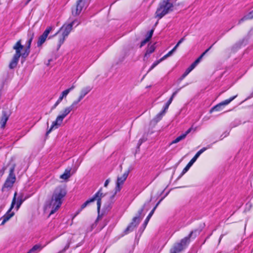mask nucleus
Listing matches in <instances>:
<instances>
[{
  "label": "nucleus",
  "mask_w": 253,
  "mask_h": 253,
  "mask_svg": "<svg viewBox=\"0 0 253 253\" xmlns=\"http://www.w3.org/2000/svg\"><path fill=\"white\" fill-rule=\"evenodd\" d=\"M61 101H62L61 100H59V98H58L57 101L54 104V105L52 107V109H55Z\"/></svg>",
  "instance_id": "36"
},
{
  "label": "nucleus",
  "mask_w": 253,
  "mask_h": 253,
  "mask_svg": "<svg viewBox=\"0 0 253 253\" xmlns=\"http://www.w3.org/2000/svg\"><path fill=\"white\" fill-rule=\"evenodd\" d=\"M142 211H143V209H141V210H140V211H139V213H140V214H141V213H142Z\"/></svg>",
  "instance_id": "48"
},
{
  "label": "nucleus",
  "mask_w": 253,
  "mask_h": 253,
  "mask_svg": "<svg viewBox=\"0 0 253 253\" xmlns=\"http://www.w3.org/2000/svg\"><path fill=\"white\" fill-rule=\"evenodd\" d=\"M91 89L92 88L89 85L82 87L80 90L78 98L76 100L74 101V104H78L91 91Z\"/></svg>",
  "instance_id": "14"
},
{
  "label": "nucleus",
  "mask_w": 253,
  "mask_h": 253,
  "mask_svg": "<svg viewBox=\"0 0 253 253\" xmlns=\"http://www.w3.org/2000/svg\"><path fill=\"white\" fill-rule=\"evenodd\" d=\"M143 142V140L142 139H140L139 140V146H140L142 143Z\"/></svg>",
  "instance_id": "44"
},
{
  "label": "nucleus",
  "mask_w": 253,
  "mask_h": 253,
  "mask_svg": "<svg viewBox=\"0 0 253 253\" xmlns=\"http://www.w3.org/2000/svg\"><path fill=\"white\" fill-rule=\"evenodd\" d=\"M155 50V44L149 45L146 49V52L144 55L143 60L146 61L149 58L150 54L153 53Z\"/></svg>",
  "instance_id": "18"
},
{
  "label": "nucleus",
  "mask_w": 253,
  "mask_h": 253,
  "mask_svg": "<svg viewBox=\"0 0 253 253\" xmlns=\"http://www.w3.org/2000/svg\"><path fill=\"white\" fill-rule=\"evenodd\" d=\"M75 87V86L73 84L70 87L67 88V89L68 90V91L70 92L71 91L73 90Z\"/></svg>",
  "instance_id": "40"
},
{
  "label": "nucleus",
  "mask_w": 253,
  "mask_h": 253,
  "mask_svg": "<svg viewBox=\"0 0 253 253\" xmlns=\"http://www.w3.org/2000/svg\"><path fill=\"white\" fill-rule=\"evenodd\" d=\"M109 182H110V179H107V180L105 181V183H104V187H106L108 186V184H109Z\"/></svg>",
  "instance_id": "41"
},
{
  "label": "nucleus",
  "mask_w": 253,
  "mask_h": 253,
  "mask_svg": "<svg viewBox=\"0 0 253 253\" xmlns=\"http://www.w3.org/2000/svg\"><path fill=\"white\" fill-rule=\"evenodd\" d=\"M93 202V200L91 198L89 200H87L85 203H84L81 207V211L85 208L90 203Z\"/></svg>",
  "instance_id": "29"
},
{
  "label": "nucleus",
  "mask_w": 253,
  "mask_h": 253,
  "mask_svg": "<svg viewBox=\"0 0 253 253\" xmlns=\"http://www.w3.org/2000/svg\"><path fill=\"white\" fill-rule=\"evenodd\" d=\"M175 51V49H172L171 50H170V51H169L167 54H166L165 55H164L163 57H162L161 58V60H165L167 58L169 57L170 56H171L172 53Z\"/></svg>",
  "instance_id": "28"
},
{
  "label": "nucleus",
  "mask_w": 253,
  "mask_h": 253,
  "mask_svg": "<svg viewBox=\"0 0 253 253\" xmlns=\"http://www.w3.org/2000/svg\"><path fill=\"white\" fill-rule=\"evenodd\" d=\"M9 173L2 187V191H4L6 189H10L13 186V185L16 180V177L15 174H14V171L15 169L16 165L14 163H11L9 164Z\"/></svg>",
  "instance_id": "6"
},
{
  "label": "nucleus",
  "mask_w": 253,
  "mask_h": 253,
  "mask_svg": "<svg viewBox=\"0 0 253 253\" xmlns=\"http://www.w3.org/2000/svg\"><path fill=\"white\" fill-rule=\"evenodd\" d=\"M222 237H223V235H221V236H220V238H219V242H220V241H221V239H222Z\"/></svg>",
  "instance_id": "47"
},
{
  "label": "nucleus",
  "mask_w": 253,
  "mask_h": 253,
  "mask_svg": "<svg viewBox=\"0 0 253 253\" xmlns=\"http://www.w3.org/2000/svg\"><path fill=\"white\" fill-rule=\"evenodd\" d=\"M61 101H62L61 100H59V98H58L57 101L54 104V105L52 107V109H55Z\"/></svg>",
  "instance_id": "35"
},
{
  "label": "nucleus",
  "mask_w": 253,
  "mask_h": 253,
  "mask_svg": "<svg viewBox=\"0 0 253 253\" xmlns=\"http://www.w3.org/2000/svg\"><path fill=\"white\" fill-rule=\"evenodd\" d=\"M153 32H154L153 29L151 30L149 32V33L148 35L147 36V38L145 40H144L143 41L141 42V44H140V47H142L143 45H144L150 40V39L151 38V37L152 36Z\"/></svg>",
  "instance_id": "23"
},
{
  "label": "nucleus",
  "mask_w": 253,
  "mask_h": 253,
  "mask_svg": "<svg viewBox=\"0 0 253 253\" xmlns=\"http://www.w3.org/2000/svg\"><path fill=\"white\" fill-rule=\"evenodd\" d=\"M61 101H62L61 100H59V98H58L57 101L54 104V105L52 107V109H55Z\"/></svg>",
  "instance_id": "38"
},
{
  "label": "nucleus",
  "mask_w": 253,
  "mask_h": 253,
  "mask_svg": "<svg viewBox=\"0 0 253 253\" xmlns=\"http://www.w3.org/2000/svg\"><path fill=\"white\" fill-rule=\"evenodd\" d=\"M160 203V202L157 203V204L156 205V206L153 208V209L151 211V212L149 213V215H148V216L147 217L146 219H145V221L144 223V225L145 226H146L149 221V220H150V218L151 217V216H152V215L153 214L154 212V211H155L157 206L159 205V204Z\"/></svg>",
  "instance_id": "24"
},
{
  "label": "nucleus",
  "mask_w": 253,
  "mask_h": 253,
  "mask_svg": "<svg viewBox=\"0 0 253 253\" xmlns=\"http://www.w3.org/2000/svg\"><path fill=\"white\" fill-rule=\"evenodd\" d=\"M184 135H180L179 136L177 137L175 139H174V140H173L171 144H175V143H178V142H179L180 141L182 140V139H184L185 137H184Z\"/></svg>",
  "instance_id": "27"
},
{
  "label": "nucleus",
  "mask_w": 253,
  "mask_h": 253,
  "mask_svg": "<svg viewBox=\"0 0 253 253\" xmlns=\"http://www.w3.org/2000/svg\"><path fill=\"white\" fill-rule=\"evenodd\" d=\"M102 189L101 188L91 198V199L93 200V202L95 200L97 201V211L98 213V218H99L103 215V213L100 214V210L101 205V199L105 196V194L102 192Z\"/></svg>",
  "instance_id": "7"
},
{
  "label": "nucleus",
  "mask_w": 253,
  "mask_h": 253,
  "mask_svg": "<svg viewBox=\"0 0 253 253\" xmlns=\"http://www.w3.org/2000/svg\"><path fill=\"white\" fill-rule=\"evenodd\" d=\"M194 65L192 64L191 66L186 70L184 74L182 76V79L185 78L192 70L195 68Z\"/></svg>",
  "instance_id": "26"
},
{
  "label": "nucleus",
  "mask_w": 253,
  "mask_h": 253,
  "mask_svg": "<svg viewBox=\"0 0 253 253\" xmlns=\"http://www.w3.org/2000/svg\"><path fill=\"white\" fill-rule=\"evenodd\" d=\"M61 101H62L61 100H59V98H58L57 101L54 104V105L52 107V109H55Z\"/></svg>",
  "instance_id": "37"
},
{
  "label": "nucleus",
  "mask_w": 253,
  "mask_h": 253,
  "mask_svg": "<svg viewBox=\"0 0 253 253\" xmlns=\"http://www.w3.org/2000/svg\"><path fill=\"white\" fill-rule=\"evenodd\" d=\"M71 170L72 169L71 168L66 169L64 173L60 176V178L64 180H67L73 173V172H72Z\"/></svg>",
  "instance_id": "19"
},
{
  "label": "nucleus",
  "mask_w": 253,
  "mask_h": 253,
  "mask_svg": "<svg viewBox=\"0 0 253 253\" xmlns=\"http://www.w3.org/2000/svg\"><path fill=\"white\" fill-rule=\"evenodd\" d=\"M206 53L205 52H203L201 55L200 56V57H202V58H203V57L204 56V55L206 54Z\"/></svg>",
  "instance_id": "46"
},
{
  "label": "nucleus",
  "mask_w": 253,
  "mask_h": 253,
  "mask_svg": "<svg viewBox=\"0 0 253 253\" xmlns=\"http://www.w3.org/2000/svg\"><path fill=\"white\" fill-rule=\"evenodd\" d=\"M42 247L41 245L37 244L35 245L27 253H38L42 250Z\"/></svg>",
  "instance_id": "22"
},
{
  "label": "nucleus",
  "mask_w": 253,
  "mask_h": 253,
  "mask_svg": "<svg viewBox=\"0 0 253 253\" xmlns=\"http://www.w3.org/2000/svg\"><path fill=\"white\" fill-rule=\"evenodd\" d=\"M193 129V128L192 127H190V128H189L186 132L185 133L183 134V135H184V137H185L186 136V135L189 134L191 131V130Z\"/></svg>",
  "instance_id": "39"
},
{
  "label": "nucleus",
  "mask_w": 253,
  "mask_h": 253,
  "mask_svg": "<svg viewBox=\"0 0 253 253\" xmlns=\"http://www.w3.org/2000/svg\"><path fill=\"white\" fill-rule=\"evenodd\" d=\"M69 93V92L68 90L66 89L63 91L58 98H59V100H61L62 101V100L64 98H66L68 94Z\"/></svg>",
  "instance_id": "25"
},
{
  "label": "nucleus",
  "mask_w": 253,
  "mask_h": 253,
  "mask_svg": "<svg viewBox=\"0 0 253 253\" xmlns=\"http://www.w3.org/2000/svg\"><path fill=\"white\" fill-rule=\"evenodd\" d=\"M188 240V238H185L181 240L180 243L174 244L170 250V253H178L181 252L186 245Z\"/></svg>",
  "instance_id": "10"
},
{
  "label": "nucleus",
  "mask_w": 253,
  "mask_h": 253,
  "mask_svg": "<svg viewBox=\"0 0 253 253\" xmlns=\"http://www.w3.org/2000/svg\"><path fill=\"white\" fill-rule=\"evenodd\" d=\"M85 6V1H77L72 8V12L74 15H78Z\"/></svg>",
  "instance_id": "12"
},
{
  "label": "nucleus",
  "mask_w": 253,
  "mask_h": 253,
  "mask_svg": "<svg viewBox=\"0 0 253 253\" xmlns=\"http://www.w3.org/2000/svg\"><path fill=\"white\" fill-rule=\"evenodd\" d=\"M35 33L33 30H29L28 32V40L26 43L24 47L21 44V40H19L13 45V49L15 52L13 56L12 59L10 62L9 67L10 69L15 68L18 62L19 58L21 56L22 58H26L29 54L30 46L32 41L34 37Z\"/></svg>",
  "instance_id": "1"
},
{
  "label": "nucleus",
  "mask_w": 253,
  "mask_h": 253,
  "mask_svg": "<svg viewBox=\"0 0 253 253\" xmlns=\"http://www.w3.org/2000/svg\"><path fill=\"white\" fill-rule=\"evenodd\" d=\"M211 46H210V47L208 49H207L205 52L206 53L208 52L209 51V50L211 48Z\"/></svg>",
  "instance_id": "45"
},
{
  "label": "nucleus",
  "mask_w": 253,
  "mask_h": 253,
  "mask_svg": "<svg viewBox=\"0 0 253 253\" xmlns=\"http://www.w3.org/2000/svg\"><path fill=\"white\" fill-rule=\"evenodd\" d=\"M163 61V60H161V59H159L158 61H156L155 62H154L153 65L150 67V69L149 70V72L152 70L153 68H154L158 64H159L160 62Z\"/></svg>",
  "instance_id": "30"
},
{
  "label": "nucleus",
  "mask_w": 253,
  "mask_h": 253,
  "mask_svg": "<svg viewBox=\"0 0 253 253\" xmlns=\"http://www.w3.org/2000/svg\"><path fill=\"white\" fill-rule=\"evenodd\" d=\"M128 175V172L126 171L122 176H118L117 178L116 186L115 188V193L114 195L112 196L113 198L116 193L118 191H120L121 189L122 185L124 184V182L126 179Z\"/></svg>",
  "instance_id": "11"
},
{
  "label": "nucleus",
  "mask_w": 253,
  "mask_h": 253,
  "mask_svg": "<svg viewBox=\"0 0 253 253\" xmlns=\"http://www.w3.org/2000/svg\"><path fill=\"white\" fill-rule=\"evenodd\" d=\"M9 114L7 111L3 110L0 112V127L3 128L9 118Z\"/></svg>",
  "instance_id": "16"
},
{
  "label": "nucleus",
  "mask_w": 253,
  "mask_h": 253,
  "mask_svg": "<svg viewBox=\"0 0 253 253\" xmlns=\"http://www.w3.org/2000/svg\"><path fill=\"white\" fill-rule=\"evenodd\" d=\"M207 150V148L205 147L203 148L200 150H199L194 156V157L190 160L189 163L187 165L185 168L183 169L182 174L185 173L187 172L190 168L192 166V165L195 163V162L197 160L198 158L200 156V155L203 153L204 151Z\"/></svg>",
  "instance_id": "15"
},
{
  "label": "nucleus",
  "mask_w": 253,
  "mask_h": 253,
  "mask_svg": "<svg viewBox=\"0 0 253 253\" xmlns=\"http://www.w3.org/2000/svg\"><path fill=\"white\" fill-rule=\"evenodd\" d=\"M140 222V220L139 218L137 217H135L133 218L132 222L130 224V225L127 227L126 229V232L129 231L130 230H132L134 227H135Z\"/></svg>",
  "instance_id": "20"
},
{
  "label": "nucleus",
  "mask_w": 253,
  "mask_h": 253,
  "mask_svg": "<svg viewBox=\"0 0 253 253\" xmlns=\"http://www.w3.org/2000/svg\"><path fill=\"white\" fill-rule=\"evenodd\" d=\"M77 104H74V102L72 103L71 106L65 108L63 111V113L58 115L56 120L52 122V125L50 129L47 131L46 134L50 133L52 130L54 128H57L62 123L63 119L70 112L74 109V106Z\"/></svg>",
  "instance_id": "5"
},
{
  "label": "nucleus",
  "mask_w": 253,
  "mask_h": 253,
  "mask_svg": "<svg viewBox=\"0 0 253 253\" xmlns=\"http://www.w3.org/2000/svg\"><path fill=\"white\" fill-rule=\"evenodd\" d=\"M237 95H236L230 98L225 100L217 104L213 108H212L210 111V113H211L213 111H221L223 110L224 106L229 104L232 101H233L236 97Z\"/></svg>",
  "instance_id": "9"
},
{
  "label": "nucleus",
  "mask_w": 253,
  "mask_h": 253,
  "mask_svg": "<svg viewBox=\"0 0 253 253\" xmlns=\"http://www.w3.org/2000/svg\"><path fill=\"white\" fill-rule=\"evenodd\" d=\"M104 208L105 209V211H109L111 208V205L109 204L107 206H105Z\"/></svg>",
  "instance_id": "42"
},
{
  "label": "nucleus",
  "mask_w": 253,
  "mask_h": 253,
  "mask_svg": "<svg viewBox=\"0 0 253 253\" xmlns=\"http://www.w3.org/2000/svg\"><path fill=\"white\" fill-rule=\"evenodd\" d=\"M15 204V199L13 198L11 202V204L9 209L6 212V213L1 217L2 219L1 225H4L7 221H8L12 217L14 216L15 213L12 211V210L14 208Z\"/></svg>",
  "instance_id": "8"
},
{
  "label": "nucleus",
  "mask_w": 253,
  "mask_h": 253,
  "mask_svg": "<svg viewBox=\"0 0 253 253\" xmlns=\"http://www.w3.org/2000/svg\"><path fill=\"white\" fill-rule=\"evenodd\" d=\"M17 192H15L13 198H15V208L16 211H18L23 202L25 200L26 198L24 197L22 194H20L18 197H17Z\"/></svg>",
  "instance_id": "17"
},
{
  "label": "nucleus",
  "mask_w": 253,
  "mask_h": 253,
  "mask_svg": "<svg viewBox=\"0 0 253 253\" xmlns=\"http://www.w3.org/2000/svg\"><path fill=\"white\" fill-rule=\"evenodd\" d=\"M184 41V38H182L180 40V41L177 42V43L176 44V45L173 47V49H175V50H176V49H177V48L178 47V46L179 45V44Z\"/></svg>",
  "instance_id": "34"
},
{
  "label": "nucleus",
  "mask_w": 253,
  "mask_h": 253,
  "mask_svg": "<svg viewBox=\"0 0 253 253\" xmlns=\"http://www.w3.org/2000/svg\"><path fill=\"white\" fill-rule=\"evenodd\" d=\"M66 194L65 188L62 186L56 187L52 196L49 203L45 206V210H50L49 215L53 214L59 209L62 204L63 199Z\"/></svg>",
  "instance_id": "2"
},
{
  "label": "nucleus",
  "mask_w": 253,
  "mask_h": 253,
  "mask_svg": "<svg viewBox=\"0 0 253 253\" xmlns=\"http://www.w3.org/2000/svg\"><path fill=\"white\" fill-rule=\"evenodd\" d=\"M165 111H163L160 113H159L151 122V124L153 125H156L159 121H160L164 114H165Z\"/></svg>",
  "instance_id": "21"
},
{
  "label": "nucleus",
  "mask_w": 253,
  "mask_h": 253,
  "mask_svg": "<svg viewBox=\"0 0 253 253\" xmlns=\"http://www.w3.org/2000/svg\"><path fill=\"white\" fill-rule=\"evenodd\" d=\"M179 89H178L177 90L175 91L174 92H173L170 98H172V100H173V97L176 94V93L179 91Z\"/></svg>",
  "instance_id": "43"
},
{
  "label": "nucleus",
  "mask_w": 253,
  "mask_h": 253,
  "mask_svg": "<svg viewBox=\"0 0 253 253\" xmlns=\"http://www.w3.org/2000/svg\"><path fill=\"white\" fill-rule=\"evenodd\" d=\"M245 19H252L253 18V11L251 12L247 16L245 17Z\"/></svg>",
  "instance_id": "32"
},
{
  "label": "nucleus",
  "mask_w": 253,
  "mask_h": 253,
  "mask_svg": "<svg viewBox=\"0 0 253 253\" xmlns=\"http://www.w3.org/2000/svg\"><path fill=\"white\" fill-rule=\"evenodd\" d=\"M53 26L48 27L44 31L43 34L39 37L37 42V46L38 47L41 46L45 42L49 34L53 30Z\"/></svg>",
  "instance_id": "13"
},
{
  "label": "nucleus",
  "mask_w": 253,
  "mask_h": 253,
  "mask_svg": "<svg viewBox=\"0 0 253 253\" xmlns=\"http://www.w3.org/2000/svg\"><path fill=\"white\" fill-rule=\"evenodd\" d=\"M76 23L77 25L80 24V22H78L77 19L72 21L70 23L64 24L54 35V36H57L56 50H58L63 43L66 38L71 32L73 25Z\"/></svg>",
  "instance_id": "3"
},
{
  "label": "nucleus",
  "mask_w": 253,
  "mask_h": 253,
  "mask_svg": "<svg viewBox=\"0 0 253 253\" xmlns=\"http://www.w3.org/2000/svg\"><path fill=\"white\" fill-rule=\"evenodd\" d=\"M172 101V98H169V100L168 101V102L166 104V106L164 108V110H163V111H165V112H166V110H167L168 109L169 105L170 104Z\"/></svg>",
  "instance_id": "31"
},
{
  "label": "nucleus",
  "mask_w": 253,
  "mask_h": 253,
  "mask_svg": "<svg viewBox=\"0 0 253 253\" xmlns=\"http://www.w3.org/2000/svg\"><path fill=\"white\" fill-rule=\"evenodd\" d=\"M201 59H202V57H199L192 64L193 65H194V66L196 67L197 66V65L200 62V61H201Z\"/></svg>",
  "instance_id": "33"
},
{
  "label": "nucleus",
  "mask_w": 253,
  "mask_h": 253,
  "mask_svg": "<svg viewBox=\"0 0 253 253\" xmlns=\"http://www.w3.org/2000/svg\"><path fill=\"white\" fill-rule=\"evenodd\" d=\"M176 1H161L156 12V17L159 19L170 11L176 8L179 4H176Z\"/></svg>",
  "instance_id": "4"
}]
</instances>
